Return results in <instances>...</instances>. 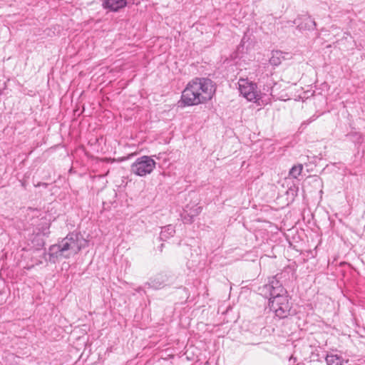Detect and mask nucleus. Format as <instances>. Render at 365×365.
Masks as SVG:
<instances>
[{"label":"nucleus","mask_w":365,"mask_h":365,"mask_svg":"<svg viewBox=\"0 0 365 365\" xmlns=\"http://www.w3.org/2000/svg\"><path fill=\"white\" fill-rule=\"evenodd\" d=\"M284 59V53L282 51H273L272 52V56L269 58V63L272 66H277L282 63V60Z\"/></svg>","instance_id":"12"},{"label":"nucleus","mask_w":365,"mask_h":365,"mask_svg":"<svg viewBox=\"0 0 365 365\" xmlns=\"http://www.w3.org/2000/svg\"><path fill=\"white\" fill-rule=\"evenodd\" d=\"M48 229H49V227H46V228L43 230V235H46V236H48V234H49Z\"/></svg>","instance_id":"18"},{"label":"nucleus","mask_w":365,"mask_h":365,"mask_svg":"<svg viewBox=\"0 0 365 365\" xmlns=\"http://www.w3.org/2000/svg\"><path fill=\"white\" fill-rule=\"evenodd\" d=\"M316 117L314 115H313L312 117H311L309 120H306V121H304L303 122V125H309L310 123H312V121L315 120H316Z\"/></svg>","instance_id":"17"},{"label":"nucleus","mask_w":365,"mask_h":365,"mask_svg":"<svg viewBox=\"0 0 365 365\" xmlns=\"http://www.w3.org/2000/svg\"><path fill=\"white\" fill-rule=\"evenodd\" d=\"M216 91L215 83L207 78H195L182 92L179 101L181 107L196 106L210 100Z\"/></svg>","instance_id":"2"},{"label":"nucleus","mask_w":365,"mask_h":365,"mask_svg":"<svg viewBox=\"0 0 365 365\" xmlns=\"http://www.w3.org/2000/svg\"><path fill=\"white\" fill-rule=\"evenodd\" d=\"M48 255L49 257L48 260L52 263H56V260L59 258H70V255L66 253V251L63 249V244L61 242L50 246Z\"/></svg>","instance_id":"8"},{"label":"nucleus","mask_w":365,"mask_h":365,"mask_svg":"<svg viewBox=\"0 0 365 365\" xmlns=\"http://www.w3.org/2000/svg\"><path fill=\"white\" fill-rule=\"evenodd\" d=\"M324 359L327 365H344L349 361V360L345 359L341 354L334 352L327 353Z\"/></svg>","instance_id":"10"},{"label":"nucleus","mask_w":365,"mask_h":365,"mask_svg":"<svg viewBox=\"0 0 365 365\" xmlns=\"http://www.w3.org/2000/svg\"><path fill=\"white\" fill-rule=\"evenodd\" d=\"M186 207H188L187 212H189V215H191L194 217L197 216L202 211V207L200 206L194 205L190 207L189 205H187Z\"/></svg>","instance_id":"15"},{"label":"nucleus","mask_w":365,"mask_h":365,"mask_svg":"<svg viewBox=\"0 0 365 365\" xmlns=\"http://www.w3.org/2000/svg\"><path fill=\"white\" fill-rule=\"evenodd\" d=\"M175 281V278L172 274L169 272H161L153 278L150 279V280L145 284V287L153 289H160L166 286L173 284Z\"/></svg>","instance_id":"5"},{"label":"nucleus","mask_w":365,"mask_h":365,"mask_svg":"<svg viewBox=\"0 0 365 365\" xmlns=\"http://www.w3.org/2000/svg\"><path fill=\"white\" fill-rule=\"evenodd\" d=\"M127 4V0H102L103 9L110 12H118Z\"/></svg>","instance_id":"9"},{"label":"nucleus","mask_w":365,"mask_h":365,"mask_svg":"<svg viewBox=\"0 0 365 365\" xmlns=\"http://www.w3.org/2000/svg\"><path fill=\"white\" fill-rule=\"evenodd\" d=\"M188 207H185L183 210L182 213L181 214V217L185 223H192L194 221V217L191 215H189L187 212Z\"/></svg>","instance_id":"16"},{"label":"nucleus","mask_w":365,"mask_h":365,"mask_svg":"<svg viewBox=\"0 0 365 365\" xmlns=\"http://www.w3.org/2000/svg\"><path fill=\"white\" fill-rule=\"evenodd\" d=\"M47 185H48L47 183L43 182V183H38L36 186H43V187H46Z\"/></svg>","instance_id":"20"},{"label":"nucleus","mask_w":365,"mask_h":365,"mask_svg":"<svg viewBox=\"0 0 365 365\" xmlns=\"http://www.w3.org/2000/svg\"><path fill=\"white\" fill-rule=\"evenodd\" d=\"M142 290L141 287H139L138 289H136L137 292H140Z\"/></svg>","instance_id":"21"},{"label":"nucleus","mask_w":365,"mask_h":365,"mask_svg":"<svg viewBox=\"0 0 365 365\" xmlns=\"http://www.w3.org/2000/svg\"><path fill=\"white\" fill-rule=\"evenodd\" d=\"M155 165V161L150 156L143 155L138 158L132 163L130 171L132 173L140 177L146 176L153 171Z\"/></svg>","instance_id":"4"},{"label":"nucleus","mask_w":365,"mask_h":365,"mask_svg":"<svg viewBox=\"0 0 365 365\" xmlns=\"http://www.w3.org/2000/svg\"><path fill=\"white\" fill-rule=\"evenodd\" d=\"M279 274L269 277L268 282L258 287L259 294L269 299V307L279 319H284L291 314L292 304L287 292L279 281Z\"/></svg>","instance_id":"1"},{"label":"nucleus","mask_w":365,"mask_h":365,"mask_svg":"<svg viewBox=\"0 0 365 365\" xmlns=\"http://www.w3.org/2000/svg\"><path fill=\"white\" fill-rule=\"evenodd\" d=\"M21 185H22L23 187H25V186H26V185H25V183H24V182H21Z\"/></svg>","instance_id":"22"},{"label":"nucleus","mask_w":365,"mask_h":365,"mask_svg":"<svg viewBox=\"0 0 365 365\" xmlns=\"http://www.w3.org/2000/svg\"><path fill=\"white\" fill-rule=\"evenodd\" d=\"M287 23L290 26L296 25L299 31H314L317 27L315 21L307 14L298 15L294 21H288Z\"/></svg>","instance_id":"6"},{"label":"nucleus","mask_w":365,"mask_h":365,"mask_svg":"<svg viewBox=\"0 0 365 365\" xmlns=\"http://www.w3.org/2000/svg\"><path fill=\"white\" fill-rule=\"evenodd\" d=\"M175 233V227L173 225H168L161 228V232L158 237L159 241L165 242L173 237Z\"/></svg>","instance_id":"11"},{"label":"nucleus","mask_w":365,"mask_h":365,"mask_svg":"<svg viewBox=\"0 0 365 365\" xmlns=\"http://www.w3.org/2000/svg\"><path fill=\"white\" fill-rule=\"evenodd\" d=\"M346 137L355 144H361L364 138L363 135L358 132H350L346 135Z\"/></svg>","instance_id":"13"},{"label":"nucleus","mask_w":365,"mask_h":365,"mask_svg":"<svg viewBox=\"0 0 365 365\" xmlns=\"http://www.w3.org/2000/svg\"><path fill=\"white\" fill-rule=\"evenodd\" d=\"M303 165L302 164H297L294 165L289 170V175L293 178H297L302 172Z\"/></svg>","instance_id":"14"},{"label":"nucleus","mask_w":365,"mask_h":365,"mask_svg":"<svg viewBox=\"0 0 365 365\" xmlns=\"http://www.w3.org/2000/svg\"><path fill=\"white\" fill-rule=\"evenodd\" d=\"M61 242L63 249L70 255V257L77 255L88 245V241L78 232H69Z\"/></svg>","instance_id":"3"},{"label":"nucleus","mask_w":365,"mask_h":365,"mask_svg":"<svg viewBox=\"0 0 365 365\" xmlns=\"http://www.w3.org/2000/svg\"><path fill=\"white\" fill-rule=\"evenodd\" d=\"M239 90L240 93L250 101L258 98L256 83L249 82L245 79H240L239 81Z\"/></svg>","instance_id":"7"},{"label":"nucleus","mask_w":365,"mask_h":365,"mask_svg":"<svg viewBox=\"0 0 365 365\" xmlns=\"http://www.w3.org/2000/svg\"><path fill=\"white\" fill-rule=\"evenodd\" d=\"M164 246L165 245L163 243H161L160 245V246L158 247V250L160 251V252H162L163 250V248H164Z\"/></svg>","instance_id":"19"}]
</instances>
